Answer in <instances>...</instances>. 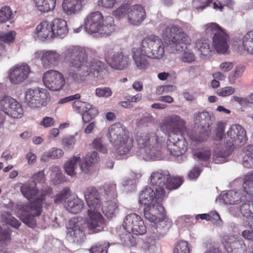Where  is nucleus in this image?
Instances as JSON below:
<instances>
[{"label": "nucleus", "instance_id": "10", "mask_svg": "<svg viewBox=\"0 0 253 253\" xmlns=\"http://www.w3.org/2000/svg\"><path fill=\"white\" fill-rule=\"evenodd\" d=\"M61 54L55 50H38L33 54V59L40 60L44 69L52 68L57 66L61 59Z\"/></svg>", "mask_w": 253, "mask_h": 253}, {"label": "nucleus", "instance_id": "43", "mask_svg": "<svg viewBox=\"0 0 253 253\" xmlns=\"http://www.w3.org/2000/svg\"><path fill=\"white\" fill-rule=\"evenodd\" d=\"M132 234L133 233L127 232L120 235L121 242L124 246L131 248L136 246L137 242L136 238Z\"/></svg>", "mask_w": 253, "mask_h": 253}, {"label": "nucleus", "instance_id": "23", "mask_svg": "<svg viewBox=\"0 0 253 253\" xmlns=\"http://www.w3.org/2000/svg\"><path fill=\"white\" fill-rule=\"evenodd\" d=\"M228 253H246L247 247L242 240H238L233 236L227 237L223 243Z\"/></svg>", "mask_w": 253, "mask_h": 253}, {"label": "nucleus", "instance_id": "1", "mask_svg": "<svg viewBox=\"0 0 253 253\" xmlns=\"http://www.w3.org/2000/svg\"><path fill=\"white\" fill-rule=\"evenodd\" d=\"M62 56L68 65L66 71L68 78L76 82L86 80L91 75L101 79L104 71V64L99 60L88 62V54L85 49L80 46H70L66 48Z\"/></svg>", "mask_w": 253, "mask_h": 253}, {"label": "nucleus", "instance_id": "35", "mask_svg": "<svg viewBox=\"0 0 253 253\" xmlns=\"http://www.w3.org/2000/svg\"><path fill=\"white\" fill-rule=\"evenodd\" d=\"M37 10L42 13H48L54 10L56 0H34Z\"/></svg>", "mask_w": 253, "mask_h": 253}, {"label": "nucleus", "instance_id": "17", "mask_svg": "<svg viewBox=\"0 0 253 253\" xmlns=\"http://www.w3.org/2000/svg\"><path fill=\"white\" fill-rule=\"evenodd\" d=\"M99 210L93 208H88L87 210V216L84 222H86L85 224L91 233L103 230L105 224L104 219Z\"/></svg>", "mask_w": 253, "mask_h": 253}, {"label": "nucleus", "instance_id": "42", "mask_svg": "<svg viewBox=\"0 0 253 253\" xmlns=\"http://www.w3.org/2000/svg\"><path fill=\"white\" fill-rule=\"evenodd\" d=\"M16 105L19 107V102L9 96H4L0 100V107L5 114L6 111L9 109L10 106H16Z\"/></svg>", "mask_w": 253, "mask_h": 253}, {"label": "nucleus", "instance_id": "34", "mask_svg": "<svg viewBox=\"0 0 253 253\" xmlns=\"http://www.w3.org/2000/svg\"><path fill=\"white\" fill-rule=\"evenodd\" d=\"M195 48L198 50L201 57H206L211 55L212 48L211 42L208 39H200L195 42Z\"/></svg>", "mask_w": 253, "mask_h": 253}, {"label": "nucleus", "instance_id": "20", "mask_svg": "<svg viewBox=\"0 0 253 253\" xmlns=\"http://www.w3.org/2000/svg\"><path fill=\"white\" fill-rule=\"evenodd\" d=\"M127 133L125 127L121 124L118 123L112 125L109 127L107 137L111 143H116L128 137Z\"/></svg>", "mask_w": 253, "mask_h": 253}, {"label": "nucleus", "instance_id": "61", "mask_svg": "<svg viewBox=\"0 0 253 253\" xmlns=\"http://www.w3.org/2000/svg\"><path fill=\"white\" fill-rule=\"evenodd\" d=\"M117 2V0H98V5L102 7L111 9L112 8Z\"/></svg>", "mask_w": 253, "mask_h": 253}, {"label": "nucleus", "instance_id": "31", "mask_svg": "<svg viewBox=\"0 0 253 253\" xmlns=\"http://www.w3.org/2000/svg\"><path fill=\"white\" fill-rule=\"evenodd\" d=\"M53 38L59 37L61 39L65 37L68 33L66 21L62 19L55 18L51 22Z\"/></svg>", "mask_w": 253, "mask_h": 253}, {"label": "nucleus", "instance_id": "59", "mask_svg": "<svg viewBox=\"0 0 253 253\" xmlns=\"http://www.w3.org/2000/svg\"><path fill=\"white\" fill-rule=\"evenodd\" d=\"M243 165L247 168H253V153L250 152L244 156Z\"/></svg>", "mask_w": 253, "mask_h": 253}, {"label": "nucleus", "instance_id": "19", "mask_svg": "<svg viewBox=\"0 0 253 253\" xmlns=\"http://www.w3.org/2000/svg\"><path fill=\"white\" fill-rule=\"evenodd\" d=\"M146 13L144 7L140 4H134L127 9V19L130 24L139 26L144 20Z\"/></svg>", "mask_w": 253, "mask_h": 253}, {"label": "nucleus", "instance_id": "15", "mask_svg": "<svg viewBox=\"0 0 253 253\" xmlns=\"http://www.w3.org/2000/svg\"><path fill=\"white\" fill-rule=\"evenodd\" d=\"M42 81L45 86L52 91L60 90L65 84L62 74L54 70H49L44 73Z\"/></svg>", "mask_w": 253, "mask_h": 253}, {"label": "nucleus", "instance_id": "28", "mask_svg": "<svg viewBox=\"0 0 253 253\" xmlns=\"http://www.w3.org/2000/svg\"><path fill=\"white\" fill-rule=\"evenodd\" d=\"M166 211L162 204H156L144 208V215L146 219L155 223Z\"/></svg>", "mask_w": 253, "mask_h": 253}, {"label": "nucleus", "instance_id": "8", "mask_svg": "<svg viewBox=\"0 0 253 253\" xmlns=\"http://www.w3.org/2000/svg\"><path fill=\"white\" fill-rule=\"evenodd\" d=\"M122 226L127 232L136 235H143L147 231L142 217L134 212L130 213L124 217Z\"/></svg>", "mask_w": 253, "mask_h": 253}, {"label": "nucleus", "instance_id": "51", "mask_svg": "<svg viewBox=\"0 0 253 253\" xmlns=\"http://www.w3.org/2000/svg\"><path fill=\"white\" fill-rule=\"evenodd\" d=\"M183 180L181 178L173 177L169 179L166 188L169 189H175L178 188L182 183Z\"/></svg>", "mask_w": 253, "mask_h": 253}, {"label": "nucleus", "instance_id": "26", "mask_svg": "<svg viewBox=\"0 0 253 253\" xmlns=\"http://www.w3.org/2000/svg\"><path fill=\"white\" fill-rule=\"evenodd\" d=\"M170 178V175L169 171L166 170H159L153 172L151 175L150 184L152 185L156 186L157 190H164L168 180Z\"/></svg>", "mask_w": 253, "mask_h": 253}, {"label": "nucleus", "instance_id": "49", "mask_svg": "<svg viewBox=\"0 0 253 253\" xmlns=\"http://www.w3.org/2000/svg\"><path fill=\"white\" fill-rule=\"evenodd\" d=\"M19 107L16 106H10L9 109L6 111V114L13 118H21L23 115V110L21 105L19 103Z\"/></svg>", "mask_w": 253, "mask_h": 253}, {"label": "nucleus", "instance_id": "41", "mask_svg": "<svg viewBox=\"0 0 253 253\" xmlns=\"http://www.w3.org/2000/svg\"><path fill=\"white\" fill-rule=\"evenodd\" d=\"M242 44L245 50L253 54V30L244 35L242 38Z\"/></svg>", "mask_w": 253, "mask_h": 253}, {"label": "nucleus", "instance_id": "64", "mask_svg": "<svg viewBox=\"0 0 253 253\" xmlns=\"http://www.w3.org/2000/svg\"><path fill=\"white\" fill-rule=\"evenodd\" d=\"M181 60L182 62L192 63L195 60V57L193 53L189 51H185L183 53Z\"/></svg>", "mask_w": 253, "mask_h": 253}, {"label": "nucleus", "instance_id": "57", "mask_svg": "<svg viewBox=\"0 0 253 253\" xmlns=\"http://www.w3.org/2000/svg\"><path fill=\"white\" fill-rule=\"evenodd\" d=\"M234 196H235V191L231 190L222 196V200L225 204L235 205Z\"/></svg>", "mask_w": 253, "mask_h": 253}, {"label": "nucleus", "instance_id": "44", "mask_svg": "<svg viewBox=\"0 0 253 253\" xmlns=\"http://www.w3.org/2000/svg\"><path fill=\"white\" fill-rule=\"evenodd\" d=\"M71 194V191L70 188L68 187L64 188L62 190L53 197L54 204L59 205L61 204L63 201L65 203V201L70 198Z\"/></svg>", "mask_w": 253, "mask_h": 253}, {"label": "nucleus", "instance_id": "25", "mask_svg": "<svg viewBox=\"0 0 253 253\" xmlns=\"http://www.w3.org/2000/svg\"><path fill=\"white\" fill-rule=\"evenodd\" d=\"M180 141L178 135L174 136L169 135L167 141V147L169 153L173 156L178 157L182 155L187 150Z\"/></svg>", "mask_w": 253, "mask_h": 253}, {"label": "nucleus", "instance_id": "62", "mask_svg": "<svg viewBox=\"0 0 253 253\" xmlns=\"http://www.w3.org/2000/svg\"><path fill=\"white\" fill-rule=\"evenodd\" d=\"M195 156L201 161L206 162L210 158L211 153L210 150H206L195 153Z\"/></svg>", "mask_w": 253, "mask_h": 253}, {"label": "nucleus", "instance_id": "54", "mask_svg": "<svg viewBox=\"0 0 253 253\" xmlns=\"http://www.w3.org/2000/svg\"><path fill=\"white\" fill-rule=\"evenodd\" d=\"M32 179L34 182V185H36L37 183H43L45 181V176L44 170H41L35 173L32 176Z\"/></svg>", "mask_w": 253, "mask_h": 253}, {"label": "nucleus", "instance_id": "40", "mask_svg": "<svg viewBox=\"0 0 253 253\" xmlns=\"http://www.w3.org/2000/svg\"><path fill=\"white\" fill-rule=\"evenodd\" d=\"M80 161V156H73L65 164V171L66 173L70 176H74L76 174L75 169L77 167L78 163Z\"/></svg>", "mask_w": 253, "mask_h": 253}, {"label": "nucleus", "instance_id": "48", "mask_svg": "<svg viewBox=\"0 0 253 253\" xmlns=\"http://www.w3.org/2000/svg\"><path fill=\"white\" fill-rule=\"evenodd\" d=\"M91 146L94 149L101 153L107 154L108 152L107 146L103 143L100 137L94 139L91 143Z\"/></svg>", "mask_w": 253, "mask_h": 253}, {"label": "nucleus", "instance_id": "37", "mask_svg": "<svg viewBox=\"0 0 253 253\" xmlns=\"http://www.w3.org/2000/svg\"><path fill=\"white\" fill-rule=\"evenodd\" d=\"M102 211L108 218H112L118 211L117 200H109L106 201L102 207Z\"/></svg>", "mask_w": 253, "mask_h": 253}, {"label": "nucleus", "instance_id": "50", "mask_svg": "<svg viewBox=\"0 0 253 253\" xmlns=\"http://www.w3.org/2000/svg\"><path fill=\"white\" fill-rule=\"evenodd\" d=\"M16 33L14 31H11L5 33L0 34V42L11 44L14 42Z\"/></svg>", "mask_w": 253, "mask_h": 253}, {"label": "nucleus", "instance_id": "2", "mask_svg": "<svg viewBox=\"0 0 253 253\" xmlns=\"http://www.w3.org/2000/svg\"><path fill=\"white\" fill-rule=\"evenodd\" d=\"M21 192L23 196L29 201L34 199L31 203L19 205L17 211V216L25 224L32 228L36 225L35 218L39 216L42 211V204L46 197L52 194L53 190L47 187L41 190V194L38 196L39 190L35 185L30 183H24L20 187Z\"/></svg>", "mask_w": 253, "mask_h": 253}, {"label": "nucleus", "instance_id": "52", "mask_svg": "<svg viewBox=\"0 0 253 253\" xmlns=\"http://www.w3.org/2000/svg\"><path fill=\"white\" fill-rule=\"evenodd\" d=\"M112 93L111 89L109 87H98L95 90V94L99 97L108 98Z\"/></svg>", "mask_w": 253, "mask_h": 253}, {"label": "nucleus", "instance_id": "14", "mask_svg": "<svg viewBox=\"0 0 253 253\" xmlns=\"http://www.w3.org/2000/svg\"><path fill=\"white\" fill-rule=\"evenodd\" d=\"M83 224L85 225V222L82 218H74L69 220L67 233L68 240L76 243H81L84 241L85 234Z\"/></svg>", "mask_w": 253, "mask_h": 253}, {"label": "nucleus", "instance_id": "3", "mask_svg": "<svg viewBox=\"0 0 253 253\" xmlns=\"http://www.w3.org/2000/svg\"><path fill=\"white\" fill-rule=\"evenodd\" d=\"M85 29L89 34H97L101 37H106L115 30L114 19L109 16L104 19L98 11L91 12L85 18Z\"/></svg>", "mask_w": 253, "mask_h": 253}, {"label": "nucleus", "instance_id": "63", "mask_svg": "<svg viewBox=\"0 0 253 253\" xmlns=\"http://www.w3.org/2000/svg\"><path fill=\"white\" fill-rule=\"evenodd\" d=\"M75 137L73 136H70L63 138L62 140V143L64 147L71 148L75 144Z\"/></svg>", "mask_w": 253, "mask_h": 253}, {"label": "nucleus", "instance_id": "32", "mask_svg": "<svg viewBox=\"0 0 253 253\" xmlns=\"http://www.w3.org/2000/svg\"><path fill=\"white\" fill-rule=\"evenodd\" d=\"M64 206L69 212L77 214L83 209L84 202L77 196H70V198L65 201Z\"/></svg>", "mask_w": 253, "mask_h": 253}, {"label": "nucleus", "instance_id": "24", "mask_svg": "<svg viewBox=\"0 0 253 253\" xmlns=\"http://www.w3.org/2000/svg\"><path fill=\"white\" fill-rule=\"evenodd\" d=\"M229 35L224 31H220L213 36V47L218 53H225L229 48Z\"/></svg>", "mask_w": 253, "mask_h": 253}, {"label": "nucleus", "instance_id": "27", "mask_svg": "<svg viewBox=\"0 0 253 253\" xmlns=\"http://www.w3.org/2000/svg\"><path fill=\"white\" fill-rule=\"evenodd\" d=\"M131 54L134 64L137 69L141 71L146 70L149 68L150 63L147 56L142 51L141 47H133L131 49Z\"/></svg>", "mask_w": 253, "mask_h": 253}, {"label": "nucleus", "instance_id": "47", "mask_svg": "<svg viewBox=\"0 0 253 253\" xmlns=\"http://www.w3.org/2000/svg\"><path fill=\"white\" fill-rule=\"evenodd\" d=\"M110 244L107 242L97 243L89 249L90 253H108Z\"/></svg>", "mask_w": 253, "mask_h": 253}, {"label": "nucleus", "instance_id": "30", "mask_svg": "<svg viewBox=\"0 0 253 253\" xmlns=\"http://www.w3.org/2000/svg\"><path fill=\"white\" fill-rule=\"evenodd\" d=\"M84 4V0H63L62 6L64 12L70 15L80 12Z\"/></svg>", "mask_w": 253, "mask_h": 253}, {"label": "nucleus", "instance_id": "22", "mask_svg": "<svg viewBox=\"0 0 253 253\" xmlns=\"http://www.w3.org/2000/svg\"><path fill=\"white\" fill-rule=\"evenodd\" d=\"M194 120L197 124H200L203 126H206L207 129L205 130V132L204 133V137L199 136L197 138H195L194 141L196 142H202L205 141L208 137L210 132V124L211 116L209 113L206 111H203L198 113H195L194 115Z\"/></svg>", "mask_w": 253, "mask_h": 253}, {"label": "nucleus", "instance_id": "11", "mask_svg": "<svg viewBox=\"0 0 253 253\" xmlns=\"http://www.w3.org/2000/svg\"><path fill=\"white\" fill-rule=\"evenodd\" d=\"M49 100L50 95L46 89L30 88L25 93V102L31 108L39 107L40 106L43 105L47 101Z\"/></svg>", "mask_w": 253, "mask_h": 253}, {"label": "nucleus", "instance_id": "6", "mask_svg": "<svg viewBox=\"0 0 253 253\" xmlns=\"http://www.w3.org/2000/svg\"><path fill=\"white\" fill-rule=\"evenodd\" d=\"M145 55L150 59H159L165 52L162 40L154 35L146 36L141 41V46Z\"/></svg>", "mask_w": 253, "mask_h": 253}, {"label": "nucleus", "instance_id": "58", "mask_svg": "<svg viewBox=\"0 0 253 253\" xmlns=\"http://www.w3.org/2000/svg\"><path fill=\"white\" fill-rule=\"evenodd\" d=\"M225 124L222 122H218L217 124L215 139L217 140H221L222 139L224 132Z\"/></svg>", "mask_w": 253, "mask_h": 253}, {"label": "nucleus", "instance_id": "38", "mask_svg": "<svg viewBox=\"0 0 253 253\" xmlns=\"http://www.w3.org/2000/svg\"><path fill=\"white\" fill-rule=\"evenodd\" d=\"M252 202H245L240 206V211L243 216L246 218L247 224L245 226H252L253 225V212L251 209Z\"/></svg>", "mask_w": 253, "mask_h": 253}, {"label": "nucleus", "instance_id": "29", "mask_svg": "<svg viewBox=\"0 0 253 253\" xmlns=\"http://www.w3.org/2000/svg\"><path fill=\"white\" fill-rule=\"evenodd\" d=\"M154 224L153 232L157 236H163L172 226V221L168 217L165 211L160 217V220H158Z\"/></svg>", "mask_w": 253, "mask_h": 253}, {"label": "nucleus", "instance_id": "56", "mask_svg": "<svg viewBox=\"0 0 253 253\" xmlns=\"http://www.w3.org/2000/svg\"><path fill=\"white\" fill-rule=\"evenodd\" d=\"M235 91L234 87L229 86L217 89L216 94L219 96L226 97L233 94Z\"/></svg>", "mask_w": 253, "mask_h": 253}, {"label": "nucleus", "instance_id": "60", "mask_svg": "<svg viewBox=\"0 0 253 253\" xmlns=\"http://www.w3.org/2000/svg\"><path fill=\"white\" fill-rule=\"evenodd\" d=\"M206 32H212L213 34V35L216 33H219L220 31H224L219 26L215 23H211L208 24L206 25Z\"/></svg>", "mask_w": 253, "mask_h": 253}, {"label": "nucleus", "instance_id": "45", "mask_svg": "<svg viewBox=\"0 0 253 253\" xmlns=\"http://www.w3.org/2000/svg\"><path fill=\"white\" fill-rule=\"evenodd\" d=\"M12 19V12L10 8L4 6L0 9V23H5Z\"/></svg>", "mask_w": 253, "mask_h": 253}, {"label": "nucleus", "instance_id": "21", "mask_svg": "<svg viewBox=\"0 0 253 253\" xmlns=\"http://www.w3.org/2000/svg\"><path fill=\"white\" fill-rule=\"evenodd\" d=\"M84 196L88 208L100 210L102 202L97 189L93 186L87 187L84 191Z\"/></svg>", "mask_w": 253, "mask_h": 253}, {"label": "nucleus", "instance_id": "39", "mask_svg": "<svg viewBox=\"0 0 253 253\" xmlns=\"http://www.w3.org/2000/svg\"><path fill=\"white\" fill-rule=\"evenodd\" d=\"M104 195L110 200H117L116 184L113 182H106L102 186Z\"/></svg>", "mask_w": 253, "mask_h": 253}, {"label": "nucleus", "instance_id": "33", "mask_svg": "<svg viewBox=\"0 0 253 253\" xmlns=\"http://www.w3.org/2000/svg\"><path fill=\"white\" fill-rule=\"evenodd\" d=\"M51 22L43 20L36 27V34L42 40L53 38Z\"/></svg>", "mask_w": 253, "mask_h": 253}, {"label": "nucleus", "instance_id": "16", "mask_svg": "<svg viewBox=\"0 0 253 253\" xmlns=\"http://www.w3.org/2000/svg\"><path fill=\"white\" fill-rule=\"evenodd\" d=\"M105 58L110 66L116 70H122L128 68L130 64L128 56L123 54L122 52L113 53L112 50L105 51Z\"/></svg>", "mask_w": 253, "mask_h": 253}, {"label": "nucleus", "instance_id": "13", "mask_svg": "<svg viewBox=\"0 0 253 253\" xmlns=\"http://www.w3.org/2000/svg\"><path fill=\"white\" fill-rule=\"evenodd\" d=\"M235 204L245 202H251L253 200V171L247 174L244 177L243 189L235 191Z\"/></svg>", "mask_w": 253, "mask_h": 253}, {"label": "nucleus", "instance_id": "9", "mask_svg": "<svg viewBox=\"0 0 253 253\" xmlns=\"http://www.w3.org/2000/svg\"><path fill=\"white\" fill-rule=\"evenodd\" d=\"M247 141L246 130L239 125H232L227 131L225 147L228 152L234 148V145L241 146Z\"/></svg>", "mask_w": 253, "mask_h": 253}, {"label": "nucleus", "instance_id": "7", "mask_svg": "<svg viewBox=\"0 0 253 253\" xmlns=\"http://www.w3.org/2000/svg\"><path fill=\"white\" fill-rule=\"evenodd\" d=\"M161 130L168 136L178 135L186 129V122L179 116L171 115L166 117L160 125Z\"/></svg>", "mask_w": 253, "mask_h": 253}, {"label": "nucleus", "instance_id": "36", "mask_svg": "<svg viewBox=\"0 0 253 253\" xmlns=\"http://www.w3.org/2000/svg\"><path fill=\"white\" fill-rule=\"evenodd\" d=\"M133 139L128 137L126 139H122L118 143H114L117 145V153L120 156L127 154L133 147Z\"/></svg>", "mask_w": 253, "mask_h": 253}, {"label": "nucleus", "instance_id": "46", "mask_svg": "<svg viewBox=\"0 0 253 253\" xmlns=\"http://www.w3.org/2000/svg\"><path fill=\"white\" fill-rule=\"evenodd\" d=\"M173 253H190L188 243L182 240H178L175 244Z\"/></svg>", "mask_w": 253, "mask_h": 253}, {"label": "nucleus", "instance_id": "55", "mask_svg": "<svg viewBox=\"0 0 253 253\" xmlns=\"http://www.w3.org/2000/svg\"><path fill=\"white\" fill-rule=\"evenodd\" d=\"M87 104L80 100H76L73 102L72 107L75 112L79 114H82L84 112Z\"/></svg>", "mask_w": 253, "mask_h": 253}, {"label": "nucleus", "instance_id": "12", "mask_svg": "<svg viewBox=\"0 0 253 253\" xmlns=\"http://www.w3.org/2000/svg\"><path fill=\"white\" fill-rule=\"evenodd\" d=\"M165 195V191L162 189L155 190L150 187H146L139 195V202L145 207L162 204Z\"/></svg>", "mask_w": 253, "mask_h": 253}, {"label": "nucleus", "instance_id": "5", "mask_svg": "<svg viewBox=\"0 0 253 253\" xmlns=\"http://www.w3.org/2000/svg\"><path fill=\"white\" fill-rule=\"evenodd\" d=\"M164 140L163 137H159L154 132L138 135L136 138L139 147V150L137 152L138 155H141L143 158L152 159L161 151Z\"/></svg>", "mask_w": 253, "mask_h": 253}, {"label": "nucleus", "instance_id": "53", "mask_svg": "<svg viewBox=\"0 0 253 253\" xmlns=\"http://www.w3.org/2000/svg\"><path fill=\"white\" fill-rule=\"evenodd\" d=\"M128 8V5L127 4H123L113 11V15L117 18H122L125 16L126 13H127V9Z\"/></svg>", "mask_w": 253, "mask_h": 253}, {"label": "nucleus", "instance_id": "4", "mask_svg": "<svg viewBox=\"0 0 253 253\" xmlns=\"http://www.w3.org/2000/svg\"><path fill=\"white\" fill-rule=\"evenodd\" d=\"M180 25L171 24L168 26L164 30L163 36L164 40L170 44V52L176 53L182 51L184 47L191 43V39L182 31L183 23Z\"/></svg>", "mask_w": 253, "mask_h": 253}, {"label": "nucleus", "instance_id": "18", "mask_svg": "<svg viewBox=\"0 0 253 253\" xmlns=\"http://www.w3.org/2000/svg\"><path fill=\"white\" fill-rule=\"evenodd\" d=\"M31 73L30 67L22 64L12 67L8 72V78L13 84H18L26 80Z\"/></svg>", "mask_w": 253, "mask_h": 253}]
</instances>
